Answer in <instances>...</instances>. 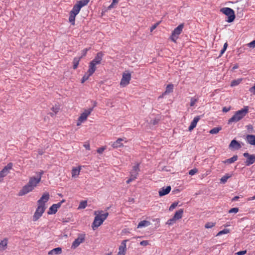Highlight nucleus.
I'll return each instance as SVG.
<instances>
[{
    "instance_id": "obj_24",
    "label": "nucleus",
    "mask_w": 255,
    "mask_h": 255,
    "mask_svg": "<svg viewBox=\"0 0 255 255\" xmlns=\"http://www.w3.org/2000/svg\"><path fill=\"white\" fill-rule=\"evenodd\" d=\"M200 119V116H198L195 117L194 118L193 120L192 121L190 126L188 128L189 131L192 130L196 127L197 124L199 122Z\"/></svg>"
},
{
    "instance_id": "obj_7",
    "label": "nucleus",
    "mask_w": 255,
    "mask_h": 255,
    "mask_svg": "<svg viewBox=\"0 0 255 255\" xmlns=\"http://www.w3.org/2000/svg\"><path fill=\"white\" fill-rule=\"evenodd\" d=\"M12 166V163L9 162L0 171V182H1L3 180V178L9 173Z\"/></svg>"
},
{
    "instance_id": "obj_52",
    "label": "nucleus",
    "mask_w": 255,
    "mask_h": 255,
    "mask_svg": "<svg viewBox=\"0 0 255 255\" xmlns=\"http://www.w3.org/2000/svg\"><path fill=\"white\" fill-rule=\"evenodd\" d=\"M140 245L141 246H146L149 245V242L146 240H144V241L140 242Z\"/></svg>"
},
{
    "instance_id": "obj_18",
    "label": "nucleus",
    "mask_w": 255,
    "mask_h": 255,
    "mask_svg": "<svg viewBox=\"0 0 255 255\" xmlns=\"http://www.w3.org/2000/svg\"><path fill=\"white\" fill-rule=\"evenodd\" d=\"M103 53L102 52H98L93 60H92L91 62L94 63L96 65H98L101 64V61L102 60V58L103 57Z\"/></svg>"
},
{
    "instance_id": "obj_37",
    "label": "nucleus",
    "mask_w": 255,
    "mask_h": 255,
    "mask_svg": "<svg viewBox=\"0 0 255 255\" xmlns=\"http://www.w3.org/2000/svg\"><path fill=\"white\" fill-rule=\"evenodd\" d=\"M87 201H82L81 202H80L78 209H85L87 207Z\"/></svg>"
},
{
    "instance_id": "obj_59",
    "label": "nucleus",
    "mask_w": 255,
    "mask_h": 255,
    "mask_svg": "<svg viewBox=\"0 0 255 255\" xmlns=\"http://www.w3.org/2000/svg\"><path fill=\"white\" fill-rule=\"evenodd\" d=\"M52 110L55 113H57L58 111V109H57V108H54V107H53L52 108Z\"/></svg>"
},
{
    "instance_id": "obj_8",
    "label": "nucleus",
    "mask_w": 255,
    "mask_h": 255,
    "mask_svg": "<svg viewBox=\"0 0 255 255\" xmlns=\"http://www.w3.org/2000/svg\"><path fill=\"white\" fill-rule=\"evenodd\" d=\"M86 235L85 234H81L78 235V237L73 242L71 248L72 249H76L81 243H83L85 240Z\"/></svg>"
},
{
    "instance_id": "obj_40",
    "label": "nucleus",
    "mask_w": 255,
    "mask_h": 255,
    "mask_svg": "<svg viewBox=\"0 0 255 255\" xmlns=\"http://www.w3.org/2000/svg\"><path fill=\"white\" fill-rule=\"evenodd\" d=\"M216 225V223L208 222L205 225V228L206 229H210L214 227Z\"/></svg>"
},
{
    "instance_id": "obj_1",
    "label": "nucleus",
    "mask_w": 255,
    "mask_h": 255,
    "mask_svg": "<svg viewBox=\"0 0 255 255\" xmlns=\"http://www.w3.org/2000/svg\"><path fill=\"white\" fill-rule=\"evenodd\" d=\"M94 215L95 217L92 224V228L93 230H95L103 223L104 221L107 218L109 213L108 212L104 213L102 210L95 211Z\"/></svg>"
},
{
    "instance_id": "obj_50",
    "label": "nucleus",
    "mask_w": 255,
    "mask_h": 255,
    "mask_svg": "<svg viewBox=\"0 0 255 255\" xmlns=\"http://www.w3.org/2000/svg\"><path fill=\"white\" fill-rule=\"evenodd\" d=\"M247 129L248 130L249 132H252L253 131V127L252 125H249L246 126Z\"/></svg>"
},
{
    "instance_id": "obj_53",
    "label": "nucleus",
    "mask_w": 255,
    "mask_h": 255,
    "mask_svg": "<svg viewBox=\"0 0 255 255\" xmlns=\"http://www.w3.org/2000/svg\"><path fill=\"white\" fill-rule=\"evenodd\" d=\"M246 253H247V251L245 250V251L238 252L236 253V255H244Z\"/></svg>"
},
{
    "instance_id": "obj_17",
    "label": "nucleus",
    "mask_w": 255,
    "mask_h": 255,
    "mask_svg": "<svg viewBox=\"0 0 255 255\" xmlns=\"http://www.w3.org/2000/svg\"><path fill=\"white\" fill-rule=\"evenodd\" d=\"M127 240H124L119 248V252L117 255H125L127 250L126 242Z\"/></svg>"
},
{
    "instance_id": "obj_6",
    "label": "nucleus",
    "mask_w": 255,
    "mask_h": 255,
    "mask_svg": "<svg viewBox=\"0 0 255 255\" xmlns=\"http://www.w3.org/2000/svg\"><path fill=\"white\" fill-rule=\"evenodd\" d=\"M92 111L93 109H89L88 110H84V111L80 115V116L78 118L77 123V126H79L81 125L82 123L86 121L87 119V118L91 114Z\"/></svg>"
},
{
    "instance_id": "obj_60",
    "label": "nucleus",
    "mask_w": 255,
    "mask_h": 255,
    "mask_svg": "<svg viewBox=\"0 0 255 255\" xmlns=\"http://www.w3.org/2000/svg\"><path fill=\"white\" fill-rule=\"evenodd\" d=\"M239 198V196H235V197H234L232 199V201H236L238 200Z\"/></svg>"
},
{
    "instance_id": "obj_30",
    "label": "nucleus",
    "mask_w": 255,
    "mask_h": 255,
    "mask_svg": "<svg viewBox=\"0 0 255 255\" xmlns=\"http://www.w3.org/2000/svg\"><path fill=\"white\" fill-rule=\"evenodd\" d=\"M173 87L174 86L172 84L167 85L165 92L163 93V95H167L172 93L173 91Z\"/></svg>"
},
{
    "instance_id": "obj_33",
    "label": "nucleus",
    "mask_w": 255,
    "mask_h": 255,
    "mask_svg": "<svg viewBox=\"0 0 255 255\" xmlns=\"http://www.w3.org/2000/svg\"><path fill=\"white\" fill-rule=\"evenodd\" d=\"M82 58V57H75L73 59V69H77L79 62Z\"/></svg>"
},
{
    "instance_id": "obj_27",
    "label": "nucleus",
    "mask_w": 255,
    "mask_h": 255,
    "mask_svg": "<svg viewBox=\"0 0 255 255\" xmlns=\"http://www.w3.org/2000/svg\"><path fill=\"white\" fill-rule=\"evenodd\" d=\"M8 239L7 238H4L0 242V251H3L5 250L7 248Z\"/></svg>"
},
{
    "instance_id": "obj_51",
    "label": "nucleus",
    "mask_w": 255,
    "mask_h": 255,
    "mask_svg": "<svg viewBox=\"0 0 255 255\" xmlns=\"http://www.w3.org/2000/svg\"><path fill=\"white\" fill-rule=\"evenodd\" d=\"M83 146L87 150H90V145L89 142H86L84 143Z\"/></svg>"
},
{
    "instance_id": "obj_42",
    "label": "nucleus",
    "mask_w": 255,
    "mask_h": 255,
    "mask_svg": "<svg viewBox=\"0 0 255 255\" xmlns=\"http://www.w3.org/2000/svg\"><path fill=\"white\" fill-rule=\"evenodd\" d=\"M178 205V202H175L173 203L169 208V211H172Z\"/></svg>"
},
{
    "instance_id": "obj_54",
    "label": "nucleus",
    "mask_w": 255,
    "mask_h": 255,
    "mask_svg": "<svg viewBox=\"0 0 255 255\" xmlns=\"http://www.w3.org/2000/svg\"><path fill=\"white\" fill-rule=\"evenodd\" d=\"M159 24L158 23L154 24L153 25H152L150 27V32H152L153 30H154L157 26V25Z\"/></svg>"
},
{
    "instance_id": "obj_64",
    "label": "nucleus",
    "mask_w": 255,
    "mask_h": 255,
    "mask_svg": "<svg viewBox=\"0 0 255 255\" xmlns=\"http://www.w3.org/2000/svg\"><path fill=\"white\" fill-rule=\"evenodd\" d=\"M255 196L252 197H251L249 199V200H255Z\"/></svg>"
},
{
    "instance_id": "obj_62",
    "label": "nucleus",
    "mask_w": 255,
    "mask_h": 255,
    "mask_svg": "<svg viewBox=\"0 0 255 255\" xmlns=\"http://www.w3.org/2000/svg\"><path fill=\"white\" fill-rule=\"evenodd\" d=\"M239 67L238 65L237 64H236L234 66V67H233V70H235V69H238Z\"/></svg>"
},
{
    "instance_id": "obj_13",
    "label": "nucleus",
    "mask_w": 255,
    "mask_h": 255,
    "mask_svg": "<svg viewBox=\"0 0 255 255\" xmlns=\"http://www.w3.org/2000/svg\"><path fill=\"white\" fill-rule=\"evenodd\" d=\"M80 11L77 10L74 7L70 12V15L69 17V21L73 25H75V17L79 13Z\"/></svg>"
},
{
    "instance_id": "obj_14",
    "label": "nucleus",
    "mask_w": 255,
    "mask_h": 255,
    "mask_svg": "<svg viewBox=\"0 0 255 255\" xmlns=\"http://www.w3.org/2000/svg\"><path fill=\"white\" fill-rule=\"evenodd\" d=\"M40 177H38L36 178L34 176H32L29 178V181L27 183L30 186H31V187L33 188V189H34V188L37 186V185L40 182Z\"/></svg>"
},
{
    "instance_id": "obj_35",
    "label": "nucleus",
    "mask_w": 255,
    "mask_h": 255,
    "mask_svg": "<svg viewBox=\"0 0 255 255\" xmlns=\"http://www.w3.org/2000/svg\"><path fill=\"white\" fill-rule=\"evenodd\" d=\"M92 75H90V73L87 72L84 74V75L83 76L82 79H81V83H84L86 81H87L89 77L92 76Z\"/></svg>"
},
{
    "instance_id": "obj_45",
    "label": "nucleus",
    "mask_w": 255,
    "mask_h": 255,
    "mask_svg": "<svg viewBox=\"0 0 255 255\" xmlns=\"http://www.w3.org/2000/svg\"><path fill=\"white\" fill-rule=\"evenodd\" d=\"M198 172V169L197 168H194L189 171V174L190 175H193Z\"/></svg>"
},
{
    "instance_id": "obj_15",
    "label": "nucleus",
    "mask_w": 255,
    "mask_h": 255,
    "mask_svg": "<svg viewBox=\"0 0 255 255\" xmlns=\"http://www.w3.org/2000/svg\"><path fill=\"white\" fill-rule=\"evenodd\" d=\"M34 189L31 187L28 183L24 185L18 193L19 196H23L33 190Z\"/></svg>"
},
{
    "instance_id": "obj_25",
    "label": "nucleus",
    "mask_w": 255,
    "mask_h": 255,
    "mask_svg": "<svg viewBox=\"0 0 255 255\" xmlns=\"http://www.w3.org/2000/svg\"><path fill=\"white\" fill-rule=\"evenodd\" d=\"M241 144L235 139L231 141L229 147L233 149H239L241 148Z\"/></svg>"
},
{
    "instance_id": "obj_16",
    "label": "nucleus",
    "mask_w": 255,
    "mask_h": 255,
    "mask_svg": "<svg viewBox=\"0 0 255 255\" xmlns=\"http://www.w3.org/2000/svg\"><path fill=\"white\" fill-rule=\"evenodd\" d=\"M90 0H80L77 2V3L73 6L75 9L79 11H80L81 8L85 5H86Z\"/></svg>"
},
{
    "instance_id": "obj_34",
    "label": "nucleus",
    "mask_w": 255,
    "mask_h": 255,
    "mask_svg": "<svg viewBox=\"0 0 255 255\" xmlns=\"http://www.w3.org/2000/svg\"><path fill=\"white\" fill-rule=\"evenodd\" d=\"M222 129L221 127H215L211 129L209 131V133L211 134H217Z\"/></svg>"
},
{
    "instance_id": "obj_19",
    "label": "nucleus",
    "mask_w": 255,
    "mask_h": 255,
    "mask_svg": "<svg viewBox=\"0 0 255 255\" xmlns=\"http://www.w3.org/2000/svg\"><path fill=\"white\" fill-rule=\"evenodd\" d=\"M60 207V204H53L49 208V210L47 212V214L49 215L54 214H55L58 208Z\"/></svg>"
},
{
    "instance_id": "obj_48",
    "label": "nucleus",
    "mask_w": 255,
    "mask_h": 255,
    "mask_svg": "<svg viewBox=\"0 0 255 255\" xmlns=\"http://www.w3.org/2000/svg\"><path fill=\"white\" fill-rule=\"evenodd\" d=\"M248 46L252 48H254L255 47V40L252 41L248 44Z\"/></svg>"
},
{
    "instance_id": "obj_55",
    "label": "nucleus",
    "mask_w": 255,
    "mask_h": 255,
    "mask_svg": "<svg viewBox=\"0 0 255 255\" xmlns=\"http://www.w3.org/2000/svg\"><path fill=\"white\" fill-rule=\"evenodd\" d=\"M135 178H134L133 177L130 176V178L127 181V183L129 184L130 182L135 180Z\"/></svg>"
},
{
    "instance_id": "obj_39",
    "label": "nucleus",
    "mask_w": 255,
    "mask_h": 255,
    "mask_svg": "<svg viewBox=\"0 0 255 255\" xmlns=\"http://www.w3.org/2000/svg\"><path fill=\"white\" fill-rule=\"evenodd\" d=\"M230 177L231 176L228 174L223 176L220 179L221 182L222 183H225Z\"/></svg>"
},
{
    "instance_id": "obj_21",
    "label": "nucleus",
    "mask_w": 255,
    "mask_h": 255,
    "mask_svg": "<svg viewBox=\"0 0 255 255\" xmlns=\"http://www.w3.org/2000/svg\"><path fill=\"white\" fill-rule=\"evenodd\" d=\"M139 171V164H136L135 165H134L132 167V169H131V170L130 172V176H131L136 179L137 175L138 174Z\"/></svg>"
},
{
    "instance_id": "obj_9",
    "label": "nucleus",
    "mask_w": 255,
    "mask_h": 255,
    "mask_svg": "<svg viewBox=\"0 0 255 255\" xmlns=\"http://www.w3.org/2000/svg\"><path fill=\"white\" fill-rule=\"evenodd\" d=\"M45 209L46 207L38 206L33 216V221L34 222L37 221L42 216Z\"/></svg>"
},
{
    "instance_id": "obj_11",
    "label": "nucleus",
    "mask_w": 255,
    "mask_h": 255,
    "mask_svg": "<svg viewBox=\"0 0 255 255\" xmlns=\"http://www.w3.org/2000/svg\"><path fill=\"white\" fill-rule=\"evenodd\" d=\"M49 199V194L48 192H45L43 193L41 197L38 200L37 204L38 206H41L43 207H46L45 204Z\"/></svg>"
},
{
    "instance_id": "obj_44",
    "label": "nucleus",
    "mask_w": 255,
    "mask_h": 255,
    "mask_svg": "<svg viewBox=\"0 0 255 255\" xmlns=\"http://www.w3.org/2000/svg\"><path fill=\"white\" fill-rule=\"evenodd\" d=\"M118 3V0H113L112 3L108 6V9H110Z\"/></svg>"
},
{
    "instance_id": "obj_26",
    "label": "nucleus",
    "mask_w": 255,
    "mask_h": 255,
    "mask_svg": "<svg viewBox=\"0 0 255 255\" xmlns=\"http://www.w3.org/2000/svg\"><path fill=\"white\" fill-rule=\"evenodd\" d=\"M62 248L60 247L54 248L48 252V255H58L62 254Z\"/></svg>"
},
{
    "instance_id": "obj_43",
    "label": "nucleus",
    "mask_w": 255,
    "mask_h": 255,
    "mask_svg": "<svg viewBox=\"0 0 255 255\" xmlns=\"http://www.w3.org/2000/svg\"><path fill=\"white\" fill-rule=\"evenodd\" d=\"M198 98H196L195 97L191 98L190 100V106L191 107L194 106L196 103L198 101Z\"/></svg>"
},
{
    "instance_id": "obj_49",
    "label": "nucleus",
    "mask_w": 255,
    "mask_h": 255,
    "mask_svg": "<svg viewBox=\"0 0 255 255\" xmlns=\"http://www.w3.org/2000/svg\"><path fill=\"white\" fill-rule=\"evenodd\" d=\"M90 48H85L82 51V55L81 56L82 58L86 55L87 51L89 50Z\"/></svg>"
},
{
    "instance_id": "obj_56",
    "label": "nucleus",
    "mask_w": 255,
    "mask_h": 255,
    "mask_svg": "<svg viewBox=\"0 0 255 255\" xmlns=\"http://www.w3.org/2000/svg\"><path fill=\"white\" fill-rule=\"evenodd\" d=\"M250 91L253 93L254 95H255V86L253 87H251L250 89Z\"/></svg>"
},
{
    "instance_id": "obj_38",
    "label": "nucleus",
    "mask_w": 255,
    "mask_h": 255,
    "mask_svg": "<svg viewBox=\"0 0 255 255\" xmlns=\"http://www.w3.org/2000/svg\"><path fill=\"white\" fill-rule=\"evenodd\" d=\"M230 232V230L228 229H225L223 230H222L218 233L216 235V236H220L223 234H227Z\"/></svg>"
},
{
    "instance_id": "obj_58",
    "label": "nucleus",
    "mask_w": 255,
    "mask_h": 255,
    "mask_svg": "<svg viewBox=\"0 0 255 255\" xmlns=\"http://www.w3.org/2000/svg\"><path fill=\"white\" fill-rule=\"evenodd\" d=\"M226 50V49H224V48H223L221 50V52H220V55L219 56H222L224 53L225 52V51Z\"/></svg>"
},
{
    "instance_id": "obj_32",
    "label": "nucleus",
    "mask_w": 255,
    "mask_h": 255,
    "mask_svg": "<svg viewBox=\"0 0 255 255\" xmlns=\"http://www.w3.org/2000/svg\"><path fill=\"white\" fill-rule=\"evenodd\" d=\"M238 159V156L237 155H234L232 157L229 158L223 161L224 163L231 164Z\"/></svg>"
},
{
    "instance_id": "obj_20",
    "label": "nucleus",
    "mask_w": 255,
    "mask_h": 255,
    "mask_svg": "<svg viewBox=\"0 0 255 255\" xmlns=\"http://www.w3.org/2000/svg\"><path fill=\"white\" fill-rule=\"evenodd\" d=\"M171 189V188L170 186H166V187H162L158 192L159 196L162 197L168 194L170 192Z\"/></svg>"
},
{
    "instance_id": "obj_36",
    "label": "nucleus",
    "mask_w": 255,
    "mask_h": 255,
    "mask_svg": "<svg viewBox=\"0 0 255 255\" xmlns=\"http://www.w3.org/2000/svg\"><path fill=\"white\" fill-rule=\"evenodd\" d=\"M92 75H90V73L87 72L84 74V75L83 76L82 79H81V83H84L86 81H87L89 77L92 76Z\"/></svg>"
},
{
    "instance_id": "obj_3",
    "label": "nucleus",
    "mask_w": 255,
    "mask_h": 255,
    "mask_svg": "<svg viewBox=\"0 0 255 255\" xmlns=\"http://www.w3.org/2000/svg\"><path fill=\"white\" fill-rule=\"evenodd\" d=\"M184 26V24L181 23L179 24L177 27H176L172 31L170 37V39L174 43H176V41L179 37V35L182 32Z\"/></svg>"
},
{
    "instance_id": "obj_22",
    "label": "nucleus",
    "mask_w": 255,
    "mask_h": 255,
    "mask_svg": "<svg viewBox=\"0 0 255 255\" xmlns=\"http://www.w3.org/2000/svg\"><path fill=\"white\" fill-rule=\"evenodd\" d=\"M124 140V139L123 138H119L116 141L112 143V146L114 148H118L122 147L123 146V143H122V141Z\"/></svg>"
},
{
    "instance_id": "obj_57",
    "label": "nucleus",
    "mask_w": 255,
    "mask_h": 255,
    "mask_svg": "<svg viewBox=\"0 0 255 255\" xmlns=\"http://www.w3.org/2000/svg\"><path fill=\"white\" fill-rule=\"evenodd\" d=\"M230 109H231V108L230 107L229 108L224 107L223 109V112L226 113V112H229L230 110Z\"/></svg>"
},
{
    "instance_id": "obj_46",
    "label": "nucleus",
    "mask_w": 255,
    "mask_h": 255,
    "mask_svg": "<svg viewBox=\"0 0 255 255\" xmlns=\"http://www.w3.org/2000/svg\"><path fill=\"white\" fill-rule=\"evenodd\" d=\"M106 149V146H103L98 148L97 151L98 153L102 154Z\"/></svg>"
},
{
    "instance_id": "obj_5",
    "label": "nucleus",
    "mask_w": 255,
    "mask_h": 255,
    "mask_svg": "<svg viewBox=\"0 0 255 255\" xmlns=\"http://www.w3.org/2000/svg\"><path fill=\"white\" fill-rule=\"evenodd\" d=\"M183 212V209H180L176 211L172 218L169 219L167 221L166 224L168 225H172L175 224L176 221L179 220L182 218Z\"/></svg>"
},
{
    "instance_id": "obj_2",
    "label": "nucleus",
    "mask_w": 255,
    "mask_h": 255,
    "mask_svg": "<svg viewBox=\"0 0 255 255\" xmlns=\"http://www.w3.org/2000/svg\"><path fill=\"white\" fill-rule=\"evenodd\" d=\"M249 112V108L246 106L243 109L237 111L233 117L230 118L228 122V124H231L232 123H236L241 120L244 118Z\"/></svg>"
},
{
    "instance_id": "obj_47",
    "label": "nucleus",
    "mask_w": 255,
    "mask_h": 255,
    "mask_svg": "<svg viewBox=\"0 0 255 255\" xmlns=\"http://www.w3.org/2000/svg\"><path fill=\"white\" fill-rule=\"evenodd\" d=\"M239 211L238 208H233L229 211V213H237Z\"/></svg>"
},
{
    "instance_id": "obj_28",
    "label": "nucleus",
    "mask_w": 255,
    "mask_h": 255,
    "mask_svg": "<svg viewBox=\"0 0 255 255\" xmlns=\"http://www.w3.org/2000/svg\"><path fill=\"white\" fill-rule=\"evenodd\" d=\"M246 139L249 144L255 145V135L248 134L247 135Z\"/></svg>"
},
{
    "instance_id": "obj_29",
    "label": "nucleus",
    "mask_w": 255,
    "mask_h": 255,
    "mask_svg": "<svg viewBox=\"0 0 255 255\" xmlns=\"http://www.w3.org/2000/svg\"><path fill=\"white\" fill-rule=\"evenodd\" d=\"M96 65L92 63V62H90L89 63V69L88 70V71L90 73V75H93L96 70Z\"/></svg>"
},
{
    "instance_id": "obj_12",
    "label": "nucleus",
    "mask_w": 255,
    "mask_h": 255,
    "mask_svg": "<svg viewBox=\"0 0 255 255\" xmlns=\"http://www.w3.org/2000/svg\"><path fill=\"white\" fill-rule=\"evenodd\" d=\"M243 155L244 157L247 158V160L245 162L246 165H250L255 162V155H251L249 153L246 152L243 154Z\"/></svg>"
},
{
    "instance_id": "obj_10",
    "label": "nucleus",
    "mask_w": 255,
    "mask_h": 255,
    "mask_svg": "<svg viewBox=\"0 0 255 255\" xmlns=\"http://www.w3.org/2000/svg\"><path fill=\"white\" fill-rule=\"evenodd\" d=\"M130 80L131 74L130 73H123L120 85L123 87L127 86L129 83Z\"/></svg>"
},
{
    "instance_id": "obj_31",
    "label": "nucleus",
    "mask_w": 255,
    "mask_h": 255,
    "mask_svg": "<svg viewBox=\"0 0 255 255\" xmlns=\"http://www.w3.org/2000/svg\"><path fill=\"white\" fill-rule=\"evenodd\" d=\"M150 225V222L146 220H143L140 221L138 225H137V228H141L142 227H146Z\"/></svg>"
},
{
    "instance_id": "obj_23",
    "label": "nucleus",
    "mask_w": 255,
    "mask_h": 255,
    "mask_svg": "<svg viewBox=\"0 0 255 255\" xmlns=\"http://www.w3.org/2000/svg\"><path fill=\"white\" fill-rule=\"evenodd\" d=\"M82 169V166H79L77 167H73L71 171L72 177L76 178L80 174L81 170Z\"/></svg>"
},
{
    "instance_id": "obj_63",
    "label": "nucleus",
    "mask_w": 255,
    "mask_h": 255,
    "mask_svg": "<svg viewBox=\"0 0 255 255\" xmlns=\"http://www.w3.org/2000/svg\"><path fill=\"white\" fill-rule=\"evenodd\" d=\"M43 171L40 172L39 173V176H38V177H40V178H41V176H42V175L43 174Z\"/></svg>"
},
{
    "instance_id": "obj_41",
    "label": "nucleus",
    "mask_w": 255,
    "mask_h": 255,
    "mask_svg": "<svg viewBox=\"0 0 255 255\" xmlns=\"http://www.w3.org/2000/svg\"><path fill=\"white\" fill-rule=\"evenodd\" d=\"M241 81H242V79H240L233 80L231 82V86L232 87L237 86V85H239L241 83Z\"/></svg>"
},
{
    "instance_id": "obj_4",
    "label": "nucleus",
    "mask_w": 255,
    "mask_h": 255,
    "mask_svg": "<svg viewBox=\"0 0 255 255\" xmlns=\"http://www.w3.org/2000/svg\"><path fill=\"white\" fill-rule=\"evenodd\" d=\"M221 12L228 16V19L226 20L228 22H233L235 18L234 11L230 7H223L220 9Z\"/></svg>"
},
{
    "instance_id": "obj_61",
    "label": "nucleus",
    "mask_w": 255,
    "mask_h": 255,
    "mask_svg": "<svg viewBox=\"0 0 255 255\" xmlns=\"http://www.w3.org/2000/svg\"><path fill=\"white\" fill-rule=\"evenodd\" d=\"M228 47V43L227 42H226L224 45V46H223V48H224V49H227V48Z\"/></svg>"
}]
</instances>
